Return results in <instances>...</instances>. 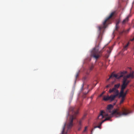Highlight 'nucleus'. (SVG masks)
I'll return each mask as SVG.
<instances>
[{"label":"nucleus","instance_id":"f257e3e1","mask_svg":"<svg viewBox=\"0 0 134 134\" xmlns=\"http://www.w3.org/2000/svg\"><path fill=\"white\" fill-rule=\"evenodd\" d=\"M130 113L131 111L129 110L124 107L121 108V110L118 109H115L112 111L111 114L109 116L107 117L104 120H102L100 123L99 125L95 126L94 128H98L100 129V126L102 123L107 120H109L113 115H115L116 117H118L121 115H126Z\"/></svg>","mask_w":134,"mask_h":134},{"label":"nucleus","instance_id":"f03ea898","mask_svg":"<svg viewBox=\"0 0 134 134\" xmlns=\"http://www.w3.org/2000/svg\"><path fill=\"white\" fill-rule=\"evenodd\" d=\"M70 110L72 112V115L70 117V122L67 125V129L66 130L65 127L66 124L65 123L63 128L62 134H66L68 130L70 129L73 126V120L75 119L76 115L79 113L78 109L77 108L75 107H71L70 109Z\"/></svg>","mask_w":134,"mask_h":134},{"label":"nucleus","instance_id":"7ed1b4c3","mask_svg":"<svg viewBox=\"0 0 134 134\" xmlns=\"http://www.w3.org/2000/svg\"><path fill=\"white\" fill-rule=\"evenodd\" d=\"M103 51L102 50L99 51V46H96L91 51V56L97 59L99 57Z\"/></svg>","mask_w":134,"mask_h":134},{"label":"nucleus","instance_id":"20e7f679","mask_svg":"<svg viewBox=\"0 0 134 134\" xmlns=\"http://www.w3.org/2000/svg\"><path fill=\"white\" fill-rule=\"evenodd\" d=\"M116 12L114 11L111 12L109 16L106 17L103 22V25H108L111 24L113 21L114 18L113 17L115 14Z\"/></svg>","mask_w":134,"mask_h":134},{"label":"nucleus","instance_id":"39448f33","mask_svg":"<svg viewBox=\"0 0 134 134\" xmlns=\"http://www.w3.org/2000/svg\"><path fill=\"white\" fill-rule=\"evenodd\" d=\"M127 73V71H125L122 72L121 73H119L117 74H115L113 73L110 76L109 78L108 79L107 81L109 80V79L113 77H115L116 79H119L121 77H122L124 75Z\"/></svg>","mask_w":134,"mask_h":134},{"label":"nucleus","instance_id":"423d86ee","mask_svg":"<svg viewBox=\"0 0 134 134\" xmlns=\"http://www.w3.org/2000/svg\"><path fill=\"white\" fill-rule=\"evenodd\" d=\"M109 92L110 93H113L114 94L111 95L114 98L118 96L119 94V91L117 89L113 88L112 89H110Z\"/></svg>","mask_w":134,"mask_h":134},{"label":"nucleus","instance_id":"0eeeda50","mask_svg":"<svg viewBox=\"0 0 134 134\" xmlns=\"http://www.w3.org/2000/svg\"><path fill=\"white\" fill-rule=\"evenodd\" d=\"M104 113V112L103 111H100V113L98 117L97 118V121L98 122H100L101 121H102L103 120L102 119L106 116H108V114H103Z\"/></svg>","mask_w":134,"mask_h":134},{"label":"nucleus","instance_id":"6e6552de","mask_svg":"<svg viewBox=\"0 0 134 134\" xmlns=\"http://www.w3.org/2000/svg\"><path fill=\"white\" fill-rule=\"evenodd\" d=\"M105 26H100L98 27L99 33L98 36V38L100 40H102V36L101 33V31L103 30L105 28Z\"/></svg>","mask_w":134,"mask_h":134},{"label":"nucleus","instance_id":"1a4fd4ad","mask_svg":"<svg viewBox=\"0 0 134 134\" xmlns=\"http://www.w3.org/2000/svg\"><path fill=\"white\" fill-rule=\"evenodd\" d=\"M114 99V98L111 95L110 96H104L103 98V100L105 101L109 100L111 102L113 101Z\"/></svg>","mask_w":134,"mask_h":134},{"label":"nucleus","instance_id":"9d476101","mask_svg":"<svg viewBox=\"0 0 134 134\" xmlns=\"http://www.w3.org/2000/svg\"><path fill=\"white\" fill-rule=\"evenodd\" d=\"M86 114H85L83 115V117L82 118V119H81V120L79 122V127L78 129V130H80L81 129V127H80L81 126V122L82 121V120H83L85 117L86 116Z\"/></svg>","mask_w":134,"mask_h":134},{"label":"nucleus","instance_id":"9b49d317","mask_svg":"<svg viewBox=\"0 0 134 134\" xmlns=\"http://www.w3.org/2000/svg\"><path fill=\"white\" fill-rule=\"evenodd\" d=\"M133 72L132 71V72H131L128 75L125 76L124 77H125L127 78H131L133 79L134 77V75H133Z\"/></svg>","mask_w":134,"mask_h":134},{"label":"nucleus","instance_id":"f8f14e48","mask_svg":"<svg viewBox=\"0 0 134 134\" xmlns=\"http://www.w3.org/2000/svg\"><path fill=\"white\" fill-rule=\"evenodd\" d=\"M130 17V16L128 15L125 19H124L122 22V24H125L127 23L129 20V18Z\"/></svg>","mask_w":134,"mask_h":134},{"label":"nucleus","instance_id":"ddd939ff","mask_svg":"<svg viewBox=\"0 0 134 134\" xmlns=\"http://www.w3.org/2000/svg\"><path fill=\"white\" fill-rule=\"evenodd\" d=\"M125 81H123V84L122 85L121 87V88H122V90H124L127 86V85L125 83Z\"/></svg>","mask_w":134,"mask_h":134},{"label":"nucleus","instance_id":"4468645a","mask_svg":"<svg viewBox=\"0 0 134 134\" xmlns=\"http://www.w3.org/2000/svg\"><path fill=\"white\" fill-rule=\"evenodd\" d=\"M113 108V105L112 104H109L108 106L107 107V109L109 110H109L110 109H111Z\"/></svg>","mask_w":134,"mask_h":134},{"label":"nucleus","instance_id":"2eb2a0df","mask_svg":"<svg viewBox=\"0 0 134 134\" xmlns=\"http://www.w3.org/2000/svg\"><path fill=\"white\" fill-rule=\"evenodd\" d=\"M127 78H126L125 77H124L123 81H125V84L127 85L130 82V81L129 80H127Z\"/></svg>","mask_w":134,"mask_h":134},{"label":"nucleus","instance_id":"dca6fc26","mask_svg":"<svg viewBox=\"0 0 134 134\" xmlns=\"http://www.w3.org/2000/svg\"><path fill=\"white\" fill-rule=\"evenodd\" d=\"M126 95V93H120V97H121V98H125V97Z\"/></svg>","mask_w":134,"mask_h":134},{"label":"nucleus","instance_id":"f3484780","mask_svg":"<svg viewBox=\"0 0 134 134\" xmlns=\"http://www.w3.org/2000/svg\"><path fill=\"white\" fill-rule=\"evenodd\" d=\"M120 86V84L119 83H118L117 84L115 85L114 86V88H115V89H118L119 88Z\"/></svg>","mask_w":134,"mask_h":134},{"label":"nucleus","instance_id":"a211bd4d","mask_svg":"<svg viewBox=\"0 0 134 134\" xmlns=\"http://www.w3.org/2000/svg\"><path fill=\"white\" fill-rule=\"evenodd\" d=\"M129 42H128L127 43V44L126 46H124V47L123 49H124V50H127V47L128 46H129Z\"/></svg>","mask_w":134,"mask_h":134},{"label":"nucleus","instance_id":"6ab92c4d","mask_svg":"<svg viewBox=\"0 0 134 134\" xmlns=\"http://www.w3.org/2000/svg\"><path fill=\"white\" fill-rule=\"evenodd\" d=\"M121 20L120 19H118L116 21V25H118L120 22Z\"/></svg>","mask_w":134,"mask_h":134},{"label":"nucleus","instance_id":"aec40b11","mask_svg":"<svg viewBox=\"0 0 134 134\" xmlns=\"http://www.w3.org/2000/svg\"><path fill=\"white\" fill-rule=\"evenodd\" d=\"M125 99V98H121V100L120 101V104H121L122 103Z\"/></svg>","mask_w":134,"mask_h":134},{"label":"nucleus","instance_id":"412c9836","mask_svg":"<svg viewBox=\"0 0 134 134\" xmlns=\"http://www.w3.org/2000/svg\"><path fill=\"white\" fill-rule=\"evenodd\" d=\"M79 72H80V71H78V72H77L76 73V76H75V77H76V79H77V78L78 76L79 75Z\"/></svg>","mask_w":134,"mask_h":134},{"label":"nucleus","instance_id":"4be33fe9","mask_svg":"<svg viewBox=\"0 0 134 134\" xmlns=\"http://www.w3.org/2000/svg\"><path fill=\"white\" fill-rule=\"evenodd\" d=\"M93 67L94 66L93 65H92L90 68V70L91 71L92 70L93 68Z\"/></svg>","mask_w":134,"mask_h":134},{"label":"nucleus","instance_id":"5701e85b","mask_svg":"<svg viewBox=\"0 0 134 134\" xmlns=\"http://www.w3.org/2000/svg\"><path fill=\"white\" fill-rule=\"evenodd\" d=\"M130 28H129L127 29L126 30L124 31V32H125V33H128L130 31Z\"/></svg>","mask_w":134,"mask_h":134},{"label":"nucleus","instance_id":"b1692460","mask_svg":"<svg viewBox=\"0 0 134 134\" xmlns=\"http://www.w3.org/2000/svg\"><path fill=\"white\" fill-rule=\"evenodd\" d=\"M87 79V77L86 76H84L83 78V81H84L85 82V80H86Z\"/></svg>","mask_w":134,"mask_h":134},{"label":"nucleus","instance_id":"393cba45","mask_svg":"<svg viewBox=\"0 0 134 134\" xmlns=\"http://www.w3.org/2000/svg\"><path fill=\"white\" fill-rule=\"evenodd\" d=\"M87 128V126H86L85 127V129H84V130L83 131V132H85L86 131Z\"/></svg>","mask_w":134,"mask_h":134},{"label":"nucleus","instance_id":"a878e982","mask_svg":"<svg viewBox=\"0 0 134 134\" xmlns=\"http://www.w3.org/2000/svg\"><path fill=\"white\" fill-rule=\"evenodd\" d=\"M119 28V26H117V25L116 26L115 30H117Z\"/></svg>","mask_w":134,"mask_h":134},{"label":"nucleus","instance_id":"bb28decb","mask_svg":"<svg viewBox=\"0 0 134 134\" xmlns=\"http://www.w3.org/2000/svg\"><path fill=\"white\" fill-rule=\"evenodd\" d=\"M105 93V92H103L99 96V97H101Z\"/></svg>","mask_w":134,"mask_h":134},{"label":"nucleus","instance_id":"cd10ccee","mask_svg":"<svg viewBox=\"0 0 134 134\" xmlns=\"http://www.w3.org/2000/svg\"><path fill=\"white\" fill-rule=\"evenodd\" d=\"M124 90H122V88H121V91L120 93H124Z\"/></svg>","mask_w":134,"mask_h":134},{"label":"nucleus","instance_id":"c85d7f7f","mask_svg":"<svg viewBox=\"0 0 134 134\" xmlns=\"http://www.w3.org/2000/svg\"><path fill=\"white\" fill-rule=\"evenodd\" d=\"M110 86V85H108L106 86V87L107 88L109 87Z\"/></svg>","mask_w":134,"mask_h":134},{"label":"nucleus","instance_id":"c756f323","mask_svg":"<svg viewBox=\"0 0 134 134\" xmlns=\"http://www.w3.org/2000/svg\"><path fill=\"white\" fill-rule=\"evenodd\" d=\"M128 91H129V90H127L126 91V92H125L124 93H126V94H127V92Z\"/></svg>","mask_w":134,"mask_h":134},{"label":"nucleus","instance_id":"7c9ffc66","mask_svg":"<svg viewBox=\"0 0 134 134\" xmlns=\"http://www.w3.org/2000/svg\"><path fill=\"white\" fill-rule=\"evenodd\" d=\"M93 95H92V96L91 97V99H92L93 98Z\"/></svg>","mask_w":134,"mask_h":134},{"label":"nucleus","instance_id":"2f4dec72","mask_svg":"<svg viewBox=\"0 0 134 134\" xmlns=\"http://www.w3.org/2000/svg\"><path fill=\"white\" fill-rule=\"evenodd\" d=\"M131 40L132 41L134 40V37L132 39H131Z\"/></svg>","mask_w":134,"mask_h":134},{"label":"nucleus","instance_id":"473e14b6","mask_svg":"<svg viewBox=\"0 0 134 134\" xmlns=\"http://www.w3.org/2000/svg\"><path fill=\"white\" fill-rule=\"evenodd\" d=\"M93 129H92V130L91 131V134H92V131H93Z\"/></svg>","mask_w":134,"mask_h":134},{"label":"nucleus","instance_id":"72a5a7b5","mask_svg":"<svg viewBox=\"0 0 134 134\" xmlns=\"http://www.w3.org/2000/svg\"><path fill=\"white\" fill-rule=\"evenodd\" d=\"M83 85H82V88H83Z\"/></svg>","mask_w":134,"mask_h":134},{"label":"nucleus","instance_id":"f704fd0d","mask_svg":"<svg viewBox=\"0 0 134 134\" xmlns=\"http://www.w3.org/2000/svg\"><path fill=\"white\" fill-rule=\"evenodd\" d=\"M86 74H87V75H88V73H86Z\"/></svg>","mask_w":134,"mask_h":134},{"label":"nucleus","instance_id":"c9c22d12","mask_svg":"<svg viewBox=\"0 0 134 134\" xmlns=\"http://www.w3.org/2000/svg\"><path fill=\"white\" fill-rule=\"evenodd\" d=\"M105 47H104L103 48V49Z\"/></svg>","mask_w":134,"mask_h":134},{"label":"nucleus","instance_id":"e433bc0d","mask_svg":"<svg viewBox=\"0 0 134 134\" xmlns=\"http://www.w3.org/2000/svg\"><path fill=\"white\" fill-rule=\"evenodd\" d=\"M96 84H97V83H96V84H95V86L96 85Z\"/></svg>","mask_w":134,"mask_h":134},{"label":"nucleus","instance_id":"4c0bfd02","mask_svg":"<svg viewBox=\"0 0 134 134\" xmlns=\"http://www.w3.org/2000/svg\"><path fill=\"white\" fill-rule=\"evenodd\" d=\"M130 68V69H131V68Z\"/></svg>","mask_w":134,"mask_h":134}]
</instances>
